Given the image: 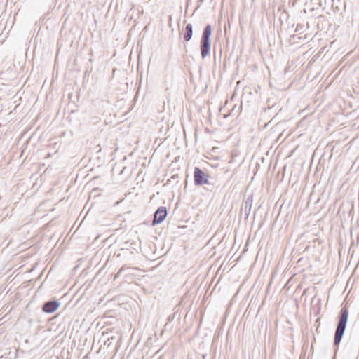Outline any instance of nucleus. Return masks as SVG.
<instances>
[{
    "instance_id": "39448f33",
    "label": "nucleus",
    "mask_w": 359,
    "mask_h": 359,
    "mask_svg": "<svg viewBox=\"0 0 359 359\" xmlns=\"http://www.w3.org/2000/svg\"><path fill=\"white\" fill-rule=\"evenodd\" d=\"M60 306V303L57 300H50L44 303L42 310L45 313H51L55 311Z\"/></svg>"
},
{
    "instance_id": "6e6552de",
    "label": "nucleus",
    "mask_w": 359,
    "mask_h": 359,
    "mask_svg": "<svg viewBox=\"0 0 359 359\" xmlns=\"http://www.w3.org/2000/svg\"><path fill=\"white\" fill-rule=\"evenodd\" d=\"M122 271H123V268H121V269H119V271H118V273H116V276H119V275L121 273Z\"/></svg>"
},
{
    "instance_id": "9d476101",
    "label": "nucleus",
    "mask_w": 359,
    "mask_h": 359,
    "mask_svg": "<svg viewBox=\"0 0 359 359\" xmlns=\"http://www.w3.org/2000/svg\"><path fill=\"white\" fill-rule=\"evenodd\" d=\"M169 18H170V20L171 21L172 20V16H170Z\"/></svg>"
},
{
    "instance_id": "1a4fd4ad",
    "label": "nucleus",
    "mask_w": 359,
    "mask_h": 359,
    "mask_svg": "<svg viewBox=\"0 0 359 359\" xmlns=\"http://www.w3.org/2000/svg\"><path fill=\"white\" fill-rule=\"evenodd\" d=\"M356 241H357V243H358V242H359V234H358V235L356 236Z\"/></svg>"
},
{
    "instance_id": "20e7f679",
    "label": "nucleus",
    "mask_w": 359,
    "mask_h": 359,
    "mask_svg": "<svg viewBox=\"0 0 359 359\" xmlns=\"http://www.w3.org/2000/svg\"><path fill=\"white\" fill-rule=\"evenodd\" d=\"M167 216V209L165 207H159L154 213V217L153 219V225L158 224L161 223Z\"/></svg>"
},
{
    "instance_id": "f03ea898",
    "label": "nucleus",
    "mask_w": 359,
    "mask_h": 359,
    "mask_svg": "<svg viewBox=\"0 0 359 359\" xmlns=\"http://www.w3.org/2000/svg\"><path fill=\"white\" fill-rule=\"evenodd\" d=\"M211 33L212 27L210 25H207L203 31L200 41V50L202 58H205L210 53Z\"/></svg>"
},
{
    "instance_id": "7ed1b4c3",
    "label": "nucleus",
    "mask_w": 359,
    "mask_h": 359,
    "mask_svg": "<svg viewBox=\"0 0 359 359\" xmlns=\"http://www.w3.org/2000/svg\"><path fill=\"white\" fill-rule=\"evenodd\" d=\"M194 184L197 186L203 185L208 183V175H206L201 169L196 167L194 172Z\"/></svg>"
},
{
    "instance_id": "0eeeda50",
    "label": "nucleus",
    "mask_w": 359,
    "mask_h": 359,
    "mask_svg": "<svg viewBox=\"0 0 359 359\" xmlns=\"http://www.w3.org/2000/svg\"><path fill=\"white\" fill-rule=\"evenodd\" d=\"M193 35V27L191 24H187L185 27V32L183 35V39L185 41L188 42L191 40Z\"/></svg>"
},
{
    "instance_id": "f257e3e1",
    "label": "nucleus",
    "mask_w": 359,
    "mask_h": 359,
    "mask_svg": "<svg viewBox=\"0 0 359 359\" xmlns=\"http://www.w3.org/2000/svg\"><path fill=\"white\" fill-rule=\"evenodd\" d=\"M348 311L347 308L343 307L339 313V322L334 334V346H338L341 342L348 321Z\"/></svg>"
},
{
    "instance_id": "423d86ee",
    "label": "nucleus",
    "mask_w": 359,
    "mask_h": 359,
    "mask_svg": "<svg viewBox=\"0 0 359 359\" xmlns=\"http://www.w3.org/2000/svg\"><path fill=\"white\" fill-rule=\"evenodd\" d=\"M252 201V196H250L245 201L241 207V212L244 213L246 217H248L250 213Z\"/></svg>"
}]
</instances>
